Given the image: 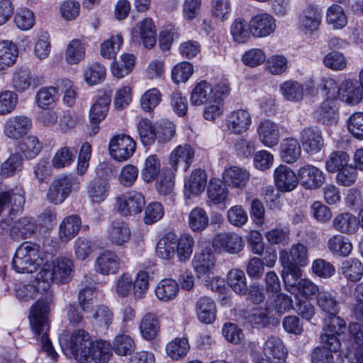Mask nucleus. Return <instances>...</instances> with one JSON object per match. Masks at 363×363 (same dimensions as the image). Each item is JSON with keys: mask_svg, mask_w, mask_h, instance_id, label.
Here are the masks:
<instances>
[{"mask_svg": "<svg viewBox=\"0 0 363 363\" xmlns=\"http://www.w3.org/2000/svg\"><path fill=\"white\" fill-rule=\"evenodd\" d=\"M52 306V299L45 298L36 301L30 308V323L33 333L41 342V349L52 359L56 360L57 354L48 337V314Z\"/></svg>", "mask_w": 363, "mask_h": 363, "instance_id": "nucleus-1", "label": "nucleus"}, {"mask_svg": "<svg viewBox=\"0 0 363 363\" xmlns=\"http://www.w3.org/2000/svg\"><path fill=\"white\" fill-rule=\"evenodd\" d=\"M74 262L67 257H59L52 262H47L43 265L37 275V289L47 291L52 282L59 284L69 282L74 273Z\"/></svg>", "mask_w": 363, "mask_h": 363, "instance_id": "nucleus-2", "label": "nucleus"}, {"mask_svg": "<svg viewBox=\"0 0 363 363\" xmlns=\"http://www.w3.org/2000/svg\"><path fill=\"white\" fill-rule=\"evenodd\" d=\"M43 262V252L39 245L24 242L16 249L12 260L13 269L18 273H33Z\"/></svg>", "mask_w": 363, "mask_h": 363, "instance_id": "nucleus-3", "label": "nucleus"}, {"mask_svg": "<svg viewBox=\"0 0 363 363\" xmlns=\"http://www.w3.org/2000/svg\"><path fill=\"white\" fill-rule=\"evenodd\" d=\"M93 340L84 329L74 330L69 337V348L74 359L79 363H89L90 347Z\"/></svg>", "mask_w": 363, "mask_h": 363, "instance_id": "nucleus-4", "label": "nucleus"}, {"mask_svg": "<svg viewBox=\"0 0 363 363\" xmlns=\"http://www.w3.org/2000/svg\"><path fill=\"white\" fill-rule=\"evenodd\" d=\"M145 205V199L141 193L129 191L116 197L114 209L123 216H129L141 213Z\"/></svg>", "mask_w": 363, "mask_h": 363, "instance_id": "nucleus-5", "label": "nucleus"}, {"mask_svg": "<svg viewBox=\"0 0 363 363\" xmlns=\"http://www.w3.org/2000/svg\"><path fill=\"white\" fill-rule=\"evenodd\" d=\"M25 191L21 186H16L9 191L0 193V216L8 211L11 220L13 216L23 210L26 202Z\"/></svg>", "mask_w": 363, "mask_h": 363, "instance_id": "nucleus-6", "label": "nucleus"}, {"mask_svg": "<svg viewBox=\"0 0 363 363\" xmlns=\"http://www.w3.org/2000/svg\"><path fill=\"white\" fill-rule=\"evenodd\" d=\"M136 149V143L128 135L114 136L109 143L111 156L117 161H125L131 157Z\"/></svg>", "mask_w": 363, "mask_h": 363, "instance_id": "nucleus-7", "label": "nucleus"}, {"mask_svg": "<svg viewBox=\"0 0 363 363\" xmlns=\"http://www.w3.org/2000/svg\"><path fill=\"white\" fill-rule=\"evenodd\" d=\"M322 347H315L311 354L312 363H334L333 352H337L341 347V342L335 337L321 335Z\"/></svg>", "mask_w": 363, "mask_h": 363, "instance_id": "nucleus-8", "label": "nucleus"}, {"mask_svg": "<svg viewBox=\"0 0 363 363\" xmlns=\"http://www.w3.org/2000/svg\"><path fill=\"white\" fill-rule=\"evenodd\" d=\"M298 178L304 189L315 190L324 184L325 174L317 167L307 164L298 170Z\"/></svg>", "mask_w": 363, "mask_h": 363, "instance_id": "nucleus-9", "label": "nucleus"}, {"mask_svg": "<svg viewBox=\"0 0 363 363\" xmlns=\"http://www.w3.org/2000/svg\"><path fill=\"white\" fill-rule=\"evenodd\" d=\"M9 220H1V228L4 230H9L11 236L13 239H25L30 238L35 233L37 225L34 219L31 217H22L16 221L11 227Z\"/></svg>", "mask_w": 363, "mask_h": 363, "instance_id": "nucleus-10", "label": "nucleus"}, {"mask_svg": "<svg viewBox=\"0 0 363 363\" xmlns=\"http://www.w3.org/2000/svg\"><path fill=\"white\" fill-rule=\"evenodd\" d=\"M281 265H291L303 267L308 263V250L306 245L298 242L292 245L289 250L279 252Z\"/></svg>", "mask_w": 363, "mask_h": 363, "instance_id": "nucleus-11", "label": "nucleus"}, {"mask_svg": "<svg viewBox=\"0 0 363 363\" xmlns=\"http://www.w3.org/2000/svg\"><path fill=\"white\" fill-rule=\"evenodd\" d=\"M213 247L219 252L236 254L240 252L244 247L242 237L235 233H219L213 239Z\"/></svg>", "mask_w": 363, "mask_h": 363, "instance_id": "nucleus-12", "label": "nucleus"}, {"mask_svg": "<svg viewBox=\"0 0 363 363\" xmlns=\"http://www.w3.org/2000/svg\"><path fill=\"white\" fill-rule=\"evenodd\" d=\"M274 181L277 191L290 192L298 186V174H296L289 167L280 164L274 170Z\"/></svg>", "mask_w": 363, "mask_h": 363, "instance_id": "nucleus-13", "label": "nucleus"}, {"mask_svg": "<svg viewBox=\"0 0 363 363\" xmlns=\"http://www.w3.org/2000/svg\"><path fill=\"white\" fill-rule=\"evenodd\" d=\"M299 138L304 151L311 155L319 152L324 146L322 133L317 127L303 128Z\"/></svg>", "mask_w": 363, "mask_h": 363, "instance_id": "nucleus-14", "label": "nucleus"}, {"mask_svg": "<svg viewBox=\"0 0 363 363\" xmlns=\"http://www.w3.org/2000/svg\"><path fill=\"white\" fill-rule=\"evenodd\" d=\"M251 123V115L245 109L234 110L226 116V127L233 134L240 135L246 132Z\"/></svg>", "mask_w": 363, "mask_h": 363, "instance_id": "nucleus-15", "label": "nucleus"}, {"mask_svg": "<svg viewBox=\"0 0 363 363\" xmlns=\"http://www.w3.org/2000/svg\"><path fill=\"white\" fill-rule=\"evenodd\" d=\"M251 34L256 38H264L272 34L276 28L274 18L267 13L254 16L249 22Z\"/></svg>", "mask_w": 363, "mask_h": 363, "instance_id": "nucleus-16", "label": "nucleus"}, {"mask_svg": "<svg viewBox=\"0 0 363 363\" xmlns=\"http://www.w3.org/2000/svg\"><path fill=\"white\" fill-rule=\"evenodd\" d=\"M122 261L116 252L105 250L95 260V271L103 275L115 274L121 267Z\"/></svg>", "mask_w": 363, "mask_h": 363, "instance_id": "nucleus-17", "label": "nucleus"}, {"mask_svg": "<svg viewBox=\"0 0 363 363\" xmlns=\"http://www.w3.org/2000/svg\"><path fill=\"white\" fill-rule=\"evenodd\" d=\"M32 126L31 120L26 116H15L9 118L4 125L5 135L18 140L25 135Z\"/></svg>", "mask_w": 363, "mask_h": 363, "instance_id": "nucleus-18", "label": "nucleus"}, {"mask_svg": "<svg viewBox=\"0 0 363 363\" xmlns=\"http://www.w3.org/2000/svg\"><path fill=\"white\" fill-rule=\"evenodd\" d=\"M322 15L315 6L307 5L299 15V28L305 33H312L321 23Z\"/></svg>", "mask_w": 363, "mask_h": 363, "instance_id": "nucleus-19", "label": "nucleus"}, {"mask_svg": "<svg viewBox=\"0 0 363 363\" xmlns=\"http://www.w3.org/2000/svg\"><path fill=\"white\" fill-rule=\"evenodd\" d=\"M257 133L259 141L267 147H273L280 140L279 125L270 120L262 121L257 126Z\"/></svg>", "mask_w": 363, "mask_h": 363, "instance_id": "nucleus-20", "label": "nucleus"}, {"mask_svg": "<svg viewBox=\"0 0 363 363\" xmlns=\"http://www.w3.org/2000/svg\"><path fill=\"white\" fill-rule=\"evenodd\" d=\"M313 116L318 122L323 125H335L338 121V107L336 100H324L313 113Z\"/></svg>", "mask_w": 363, "mask_h": 363, "instance_id": "nucleus-21", "label": "nucleus"}, {"mask_svg": "<svg viewBox=\"0 0 363 363\" xmlns=\"http://www.w3.org/2000/svg\"><path fill=\"white\" fill-rule=\"evenodd\" d=\"M250 172L245 168L232 165L225 168L223 172V180L229 187L242 189L249 179Z\"/></svg>", "mask_w": 363, "mask_h": 363, "instance_id": "nucleus-22", "label": "nucleus"}, {"mask_svg": "<svg viewBox=\"0 0 363 363\" xmlns=\"http://www.w3.org/2000/svg\"><path fill=\"white\" fill-rule=\"evenodd\" d=\"M195 156L194 148L188 145L183 144L176 147L171 152L169 161L174 170H177L181 165L184 171H187L193 162Z\"/></svg>", "mask_w": 363, "mask_h": 363, "instance_id": "nucleus-23", "label": "nucleus"}, {"mask_svg": "<svg viewBox=\"0 0 363 363\" xmlns=\"http://www.w3.org/2000/svg\"><path fill=\"white\" fill-rule=\"evenodd\" d=\"M131 237V231L128 225L122 220L111 223L106 230V238L111 244L123 246L128 242Z\"/></svg>", "mask_w": 363, "mask_h": 363, "instance_id": "nucleus-24", "label": "nucleus"}, {"mask_svg": "<svg viewBox=\"0 0 363 363\" xmlns=\"http://www.w3.org/2000/svg\"><path fill=\"white\" fill-rule=\"evenodd\" d=\"M337 97L349 105H357L362 99V90L356 80L347 79L339 86Z\"/></svg>", "mask_w": 363, "mask_h": 363, "instance_id": "nucleus-25", "label": "nucleus"}, {"mask_svg": "<svg viewBox=\"0 0 363 363\" xmlns=\"http://www.w3.org/2000/svg\"><path fill=\"white\" fill-rule=\"evenodd\" d=\"M111 98L104 95L99 98L89 110V120L92 134H96L99 129V124L106 118L109 109Z\"/></svg>", "mask_w": 363, "mask_h": 363, "instance_id": "nucleus-26", "label": "nucleus"}, {"mask_svg": "<svg viewBox=\"0 0 363 363\" xmlns=\"http://www.w3.org/2000/svg\"><path fill=\"white\" fill-rule=\"evenodd\" d=\"M207 175L200 169L193 171L184 183V194L190 199L191 196H199L206 186Z\"/></svg>", "mask_w": 363, "mask_h": 363, "instance_id": "nucleus-27", "label": "nucleus"}, {"mask_svg": "<svg viewBox=\"0 0 363 363\" xmlns=\"http://www.w3.org/2000/svg\"><path fill=\"white\" fill-rule=\"evenodd\" d=\"M133 38L140 37L145 47L151 48L156 43V30L152 18H147L139 23L133 31Z\"/></svg>", "mask_w": 363, "mask_h": 363, "instance_id": "nucleus-28", "label": "nucleus"}, {"mask_svg": "<svg viewBox=\"0 0 363 363\" xmlns=\"http://www.w3.org/2000/svg\"><path fill=\"white\" fill-rule=\"evenodd\" d=\"M82 225L81 218L77 215H71L65 217L59 226V239L64 242H67L75 237Z\"/></svg>", "mask_w": 363, "mask_h": 363, "instance_id": "nucleus-29", "label": "nucleus"}, {"mask_svg": "<svg viewBox=\"0 0 363 363\" xmlns=\"http://www.w3.org/2000/svg\"><path fill=\"white\" fill-rule=\"evenodd\" d=\"M179 291L177 282L172 279H164L155 286V293L157 298L161 302H169L176 298Z\"/></svg>", "mask_w": 363, "mask_h": 363, "instance_id": "nucleus-30", "label": "nucleus"}, {"mask_svg": "<svg viewBox=\"0 0 363 363\" xmlns=\"http://www.w3.org/2000/svg\"><path fill=\"white\" fill-rule=\"evenodd\" d=\"M279 155L286 164L296 162L301 155V147L298 140L294 138L284 139L280 145Z\"/></svg>", "mask_w": 363, "mask_h": 363, "instance_id": "nucleus-31", "label": "nucleus"}, {"mask_svg": "<svg viewBox=\"0 0 363 363\" xmlns=\"http://www.w3.org/2000/svg\"><path fill=\"white\" fill-rule=\"evenodd\" d=\"M110 184L105 178H96L91 181L87 187L89 198L93 203L103 202L108 196Z\"/></svg>", "mask_w": 363, "mask_h": 363, "instance_id": "nucleus-32", "label": "nucleus"}, {"mask_svg": "<svg viewBox=\"0 0 363 363\" xmlns=\"http://www.w3.org/2000/svg\"><path fill=\"white\" fill-rule=\"evenodd\" d=\"M213 86L205 80L197 83L193 88L190 102L193 106H199L213 102Z\"/></svg>", "mask_w": 363, "mask_h": 363, "instance_id": "nucleus-33", "label": "nucleus"}, {"mask_svg": "<svg viewBox=\"0 0 363 363\" xmlns=\"http://www.w3.org/2000/svg\"><path fill=\"white\" fill-rule=\"evenodd\" d=\"M263 352L267 359L273 358L280 362L284 361L288 354L281 340L275 336H272L265 341Z\"/></svg>", "mask_w": 363, "mask_h": 363, "instance_id": "nucleus-34", "label": "nucleus"}, {"mask_svg": "<svg viewBox=\"0 0 363 363\" xmlns=\"http://www.w3.org/2000/svg\"><path fill=\"white\" fill-rule=\"evenodd\" d=\"M196 315L199 320L205 324L212 323L216 317V307L214 301L208 298H199L196 304Z\"/></svg>", "mask_w": 363, "mask_h": 363, "instance_id": "nucleus-35", "label": "nucleus"}, {"mask_svg": "<svg viewBox=\"0 0 363 363\" xmlns=\"http://www.w3.org/2000/svg\"><path fill=\"white\" fill-rule=\"evenodd\" d=\"M176 235L167 233L157 242L156 246L157 256L164 260H170L176 255Z\"/></svg>", "mask_w": 363, "mask_h": 363, "instance_id": "nucleus-36", "label": "nucleus"}, {"mask_svg": "<svg viewBox=\"0 0 363 363\" xmlns=\"http://www.w3.org/2000/svg\"><path fill=\"white\" fill-rule=\"evenodd\" d=\"M140 332L146 340H152L157 335L160 329V321L155 313H147L141 319Z\"/></svg>", "mask_w": 363, "mask_h": 363, "instance_id": "nucleus-37", "label": "nucleus"}, {"mask_svg": "<svg viewBox=\"0 0 363 363\" xmlns=\"http://www.w3.org/2000/svg\"><path fill=\"white\" fill-rule=\"evenodd\" d=\"M90 348L89 363L94 360L95 363H107L112 355V347L110 342L105 340H97L93 343Z\"/></svg>", "mask_w": 363, "mask_h": 363, "instance_id": "nucleus-38", "label": "nucleus"}, {"mask_svg": "<svg viewBox=\"0 0 363 363\" xmlns=\"http://www.w3.org/2000/svg\"><path fill=\"white\" fill-rule=\"evenodd\" d=\"M349 333L358 345L354 353V357L347 354L350 363H363V325L359 323H352L349 325Z\"/></svg>", "mask_w": 363, "mask_h": 363, "instance_id": "nucleus-39", "label": "nucleus"}, {"mask_svg": "<svg viewBox=\"0 0 363 363\" xmlns=\"http://www.w3.org/2000/svg\"><path fill=\"white\" fill-rule=\"evenodd\" d=\"M359 220L350 213H342L335 217L333 220L334 228L345 234L354 233L358 228Z\"/></svg>", "mask_w": 363, "mask_h": 363, "instance_id": "nucleus-40", "label": "nucleus"}, {"mask_svg": "<svg viewBox=\"0 0 363 363\" xmlns=\"http://www.w3.org/2000/svg\"><path fill=\"white\" fill-rule=\"evenodd\" d=\"M227 284L230 289L239 295H245L247 292V278L244 271L234 268L227 274Z\"/></svg>", "mask_w": 363, "mask_h": 363, "instance_id": "nucleus-41", "label": "nucleus"}, {"mask_svg": "<svg viewBox=\"0 0 363 363\" xmlns=\"http://www.w3.org/2000/svg\"><path fill=\"white\" fill-rule=\"evenodd\" d=\"M189 348L187 338L176 337L166 345L165 350L169 357L177 361L186 356Z\"/></svg>", "mask_w": 363, "mask_h": 363, "instance_id": "nucleus-42", "label": "nucleus"}, {"mask_svg": "<svg viewBox=\"0 0 363 363\" xmlns=\"http://www.w3.org/2000/svg\"><path fill=\"white\" fill-rule=\"evenodd\" d=\"M162 173L161 162L157 155H150L146 157L144 167L141 172L143 179L145 182H151Z\"/></svg>", "mask_w": 363, "mask_h": 363, "instance_id": "nucleus-43", "label": "nucleus"}, {"mask_svg": "<svg viewBox=\"0 0 363 363\" xmlns=\"http://www.w3.org/2000/svg\"><path fill=\"white\" fill-rule=\"evenodd\" d=\"M16 45L9 40L0 42V71L13 65L18 57Z\"/></svg>", "mask_w": 363, "mask_h": 363, "instance_id": "nucleus-44", "label": "nucleus"}, {"mask_svg": "<svg viewBox=\"0 0 363 363\" xmlns=\"http://www.w3.org/2000/svg\"><path fill=\"white\" fill-rule=\"evenodd\" d=\"M337 313H334V314L328 315L325 318L324 333L322 335L335 337L340 340L339 336L342 334L346 329V323L342 318L337 315Z\"/></svg>", "mask_w": 363, "mask_h": 363, "instance_id": "nucleus-45", "label": "nucleus"}, {"mask_svg": "<svg viewBox=\"0 0 363 363\" xmlns=\"http://www.w3.org/2000/svg\"><path fill=\"white\" fill-rule=\"evenodd\" d=\"M209 218L206 211L201 207L193 208L188 218L189 228L194 232H201L208 225Z\"/></svg>", "mask_w": 363, "mask_h": 363, "instance_id": "nucleus-46", "label": "nucleus"}, {"mask_svg": "<svg viewBox=\"0 0 363 363\" xmlns=\"http://www.w3.org/2000/svg\"><path fill=\"white\" fill-rule=\"evenodd\" d=\"M192 264L199 275L209 273L214 267L215 257L209 252H202L194 255Z\"/></svg>", "mask_w": 363, "mask_h": 363, "instance_id": "nucleus-47", "label": "nucleus"}, {"mask_svg": "<svg viewBox=\"0 0 363 363\" xmlns=\"http://www.w3.org/2000/svg\"><path fill=\"white\" fill-rule=\"evenodd\" d=\"M135 62V57L133 55L128 53L121 55L120 59L111 66L113 75L118 79L128 75L132 71Z\"/></svg>", "mask_w": 363, "mask_h": 363, "instance_id": "nucleus-48", "label": "nucleus"}, {"mask_svg": "<svg viewBox=\"0 0 363 363\" xmlns=\"http://www.w3.org/2000/svg\"><path fill=\"white\" fill-rule=\"evenodd\" d=\"M328 247L334 255L347 257L352 250L350 240L341 235H335L328 240Z\"/></svg>", "mask_w": 363, "mask_h": 363, "instance_id": "nucleus-49", "label": "nucleus"}, {"mask_svg": "<svg viewBox=\"0 0 363 363\" xmlns=\"http://www.w3.org/2000/svg\"><path fill=\"white\" fill-rule=\"evenodd\" d=\"M176 255L180 262L189 260L194 246V238L190 234H183L179 238L176 237Z\"/></svg>", "mask_w": 363, "mask_h": 363, "instance_id": "nucleus-50", "label": "nucleus"}, {"mask_svg": "<svg viewBox=\"0 0 363 363\" xmlns=\"http://www.w3.org/2000/svg\"><path fill=\"white\" fill-rule=\"evenodd\" d=\"M57 89L53 86L41 88L36 94L37 105L43 109L52 108L57 101Z\"/></svg>", "mask_w": 363, "mask_h": 363, "instance_id": "nucleus-51", "label": "nucleus"}, {"mask_svg": "<svg viewBox=\"0 0 363 363\" xmlns=\"http://www.w3.org/2000/svg\"><path fill=\"white\" fill-rule=\"evenodd\" d=\"M281 277L286 290L293 292L297 289L301 279L302 271L301 267L289 265H282Z\"/></svg>", "mask_w": 363, "mask_h": 363, "instance_id": "nucleus-52", "label": "nucleus"}, {"mask_svg": "<svg viewBox=\"0 0 363 363\" xmlns=\"http://www.w3.org/2000/svg\"><path fill=\"white\" fill-rule=\"evenodd\" d=\"M316 301L318 306L328 315L339 312V302L330 292L321 290L316 296Z\"/></svg>", "mask_w": 363, "mask_h": 363, "instance_id": "nucleus-53", "label": "nucleus"}, {"mask_svg": "<svg viewBox=\"0 0 363 363\" xmlns=\"http://www.w3.org/2000/svg\"><path fill=\"white\" fill-rule=\"evenodd\" d=\"M230 31L233 40L238 43H245L250 39L251 35L249 23L240 18L233 21Z\"/></svg>", "mask_w": 363, "mask_h": 363, "instance_id": "nucleus-54", "label": "nucleus"}, {"mask_svg": "<svg viewBox=\"0 0 363 363\" xmlns=\"http://www.w3.org/2000/svg\"><path fill=\"white\" fill-rule=\"evenodd\" d=\"M228 191L218 179H211L207 187L208 199L214 204L223 203L225 201Z\"/></svg>", "mask_w": 363, "mask_h": 363, "instance_id": "nucleus-55", "label": "nucleus"}, {"mask_svg": "<svg viewBox=\"0 0 363 363\" xmlns=\"http://www.w3.org/2000/svg\"><path fill=\"white\" fill-rule=\"evenodd\" d=\"M85 56L84 44L79 39L71 40L67 45L65 59L68 64L76 65L84 59Z\"/></svg>", "mask_w": 363, "mask_h": 363, "instance_id": "nucleus-56", "label": "nucleus"}, {"mask_svg": "<svg viewBox=\"0 0 363 363\" xmlns=\"http://www.w3.org/2000/svg\"><path fill=\"white\" fill-rule=\"evenodd\" d=\"M341 269L345 277L350 281H357L362 279L363 275L362 264L357 259L345 261L342 264Z\"/></svg>", "mask_w": 363, "mask_h": 363, "instance_id": "nucleus-57", "label": "nucleus"}, {"mask_svg": "<svg viewBox=\"0 0 363 363\" xmlns=\"http://www.w3.org/2000/svg\"><path fill=\"white\" fill-rule=\"evenodd\" d=\"M77 150L74 147H61L55 152L52 164L57 169L68 167L74 162Z\"/></svg>", "mask_w": 363, "mask_h": 363, "instance_id": "nucleus-58", "label": "nucleus"}, {"mask_svg": "<svg viewBox=\"0 0 363 363\" xmlns=\"http://www.w3.org/2000/svg\"><path fill=\"white\" fill-rule=\"evenodd\" d=\"M137 128L140 142L144 146H149L154 143L157 133L150 121L147 118L140 120Z\"/></svg>", "mask_w": 363, "mask_h": 363, "instance_id": "nucleus-59", "label": "nucleus"}, {"mask_svg": "<svg viewBox=\"0 0 363 363\" xmlns=\"http://www.w3.org/2000/svg\"><path fill=\"white\" fill-rule=\"evenodd\" d=\"M349 155L344 151L333 152L325 162V168L328 172L335 173L347 166Z\"/></svg>", "mask_w": 363, "mask_h": 363, "instance_id": "nucleus-60", "label": "nucleus"}, {"mask_svg": "<svg viewBox=\"0 0 363 363\" xmlns=\"http://www.w3.org/2000/svg\"><path fill=\"white\" fill-rule=\"evenodd\" d=\"M244 318L253 328H264L269 323L267 311L262 308H253L245 313Z\"/></svg>", "mask_w": 363, "mask_h": 363, "instance_id": "nucleus-61", "label": "nucleus"}, {"mask_svg": "<svg viewBox=\"0 0 363 363\" xmlns=\"http://www.w3.org/2000/svg\"><path fill=\"white\" fill-rule=\"evenodd\" d=\"M326 19L328 23L334 29H341L347 23V18L342 8L337 4H333L328 9Z\"/></svg>", "mask_w": 363, "mask_h": 363, "instance_id": "nucleus-62", "label": "nucleus"}, {"mask_svg": "<svg viewBox=\"0 0 363 363\" xmlns=\"http://www.w3.org/2000/svg\"><path fill=\"white\" fill-rule=\"evenodd\" d=\"M283 96L288 101H298L303 97V86L294 81H286L280 86Z\"/></svg>", "mask_w": 363, "mask_h": 363, "instance_id": "nucleus-63", "label": "nucleus"}, {"mask_svg": "<svg viewBox=\"0 0 363 363\" xmlns=\"http://www.w3.org/2000/svg\"><path fill=\"white\" fill-rule=\"evenodd\" d=\"M112 350L121 356L130 354L135 350V342L133 339L128 335H117L113 342Z\"/></svg>", "mask_w": 363, "mask_h": 363, "instance_id": "nucleus-64", "label": "nucleus"}]
</instances>
